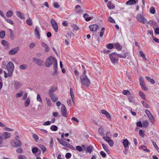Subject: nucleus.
<instances>
[{"mask_svg":"<svg viewBox=\"0 0 159 159\" xmlns=\"http://www.w3.org/2000/svg\"><path fill=\"white\" fill-rule=\"evenodd\" d=\"M86 71L80 76V81L82 84L84 86L88 87L90 84V82L87 76L85 75Z\"/></svg>","mask_w":159,"mask_h":159,"instance_id":"1","label":"nucleus"},{"mask_svg":"<svg viewBox=\"0 0 159 159\" xmlns=\"http://www.w3.org/2000/svg\"><path fill=\"white\" fill-rule=\"evenodd\" d=\"M5 67L6 68H7L8 76H11L14 68L13 63L12 62L10 61L7 64V66H5Z\"/></svg>","mask_w":159,"mask_h":159,"instance_id":"2","label":"nucleus"},{"mask_svg":"<svg viewBox=\"0 0 159 159\" xmlns=\"http://www.w3.org/2000/svg\"><path fill=\"white\" fill-rule=\"evenodd\" d=\"M57 60L55 58L49 57L46 59L45 65L46 67H49L52 64V63H54Z\"/></svg>","mask_w":159,"mask_h":159,"instance_id":"3","label":"nucleus"},{"mask_svg":"<svg viewBox=\"0 0 159 159\" xmlns=\"http://www.w3.org/2000/svg\"><path fill=\"white\" fill-rule=\"evenodd\" d=\"M109 56L112 63L115 64L118 62L119 59L117 57L116 53L113 52L111 53Z\"/></svg>","mask_w":159,"mask_h":159,"instance_id":"4","label":"nucleus"},{"mask_svg":"<svg viewBox=\"0 0 159 159\" xmlns=\"http://www.w3.org/2000/svg\"><path fill=\"white\" fill-rule=\"evenodd\" d=\"M136 19L139 22L143 24H146L147 23L146 19L144 18L143 15L141 14H138L136 16Z\"/></svg>","mask_w":159,"mask_h":159,"instance_id":"5","label":"nucleus"},{"mask_svg":"<svg viewBox=\"0 0 159 159\" xmlns=\"http://www.w3.org/2000/svg\"><path fill=\"white\" fill-rule=\"evenodd\" d=\"M51 23L55 32H57L58 30V27L57 23L56 21L52 19L51 20Z\"/></svg>","mask_w":159,"mask_h":159,"instance_id":"6","label":"nucleus"},{"mask_svg":"<svg viewBox=\"0 0 159 159\" xmlns=\"http://www.w3.org/2000/svg\"><path fill=\"white\" fill-rule=\"evenodd\" d=\"M19 49V47H16L10 50L8 52V54L10 55H14L17 52Z\"/></svg>","mask_w":159,"mask_h":159,"instance_id":"7","label":"nucleus"},{"mask_svg":"<svg viewBox=\"0 0 159 159\" xmlns=\"http://www.w3.org/2000/svg\"><path fill=\"white\" fill-rule=\"evenodd\" d=\"M61 113L62 115L64 117H66L67 115V110L66 108L63 104L61 105Z\"/></svg>","mask_w":159,"mask_h":159,"instance_id":"8","label":"nucleus"},{"mask_svg":"<svg viewBox=\"0 0 159 159\" xmlns=\"http://www.w3.org/2000/svg\"><path fill=\"white\" fill-rule=\"evenodd\" d=\"M40 29L38 26L35 27V30H34V33L35 37L38 39L40 38Z\"/></svg>","mask_w":159,"mask_h":159,"instance_id":"9","label":"nucleus"},{"mask_svg":"<svg viewBox=\"0 0 159 159\" xmlns=\"http://www.w3.org/2000/svg\"><path fill=\"white\" fill-rule=\"evenodd\" d=\"M21 143L19 139H15L14 142L12 143L11 145L13 147L17 148L18 147L20 146L21 145Z\"/></svg>","mask_w":159,"mask_h":159,"instance_id":"10","label":"nucleus"},{"mask_svg":"<svg viewBox=\"0 0 159 159\" xmlns=\"http://www.w3.org/2000/svg\"><path fill=\"white\" fill-rule=\"evenodd\" d=\"M1 136L3 139H6L10 137L11 136V134L9 133L4 132L2 134Z\"/></svg>","mask_w":159,"mask_h":159,"instance_id":"11","label":"nucleus"},{"mask_svg":"<svg viewBox=\"0 0 159 159\" xmlns=\"http://www.w3.org/2000/svg\"><path fill=\"white\" fill-rule=\"evenodd\" d=\"M99 27V25L96 24H93L89 26L90 30L91 31H96Z\"/></svg>","mask_w":159,"mask_h":159,"instance_id":"12","label":"nucleus"},{"mask_svg":"<svg viewBox=\"0 0 159 159\" xmlns=\"http://www.w3.org/2000/svg\"><path fill=\"white\" fill-rule=\"evenodd\" d=\"M14 86L16 89H17L22 86V84L17 81H14Z\"/></svg>","mask_w":159,"mask_h":159,"instance_id":"13","label":"nucleus"},{"mask_svg":"<svg viewBox=\"0 0 159 159\" xmlns=\"http://www.w3.org/2000/svg\"><path fill=\"white\" fill-rule=\"evenodd\" d=\"M16 16L19 18L22 19H25V16L23 14L19 11H16Z\"/></svg>","mask_w":159,"mask_h":159,"instance_id":"14","label":"nucleus"},{"mask_svg":"<svg viewBox=\"0 0 159 159\" xmlns=\"http://www.w3.org/2000/svg\"><path fill=\"white\" fill-rule=\"evenodd\" d=\"M33 60L39 65H41L43 63V61L39 59L34 57Z\"/></svg>","mask_w":159,"mask_h":159,"instance_id":"15","label":"nucleus"},{"mask_svg":"<svg viewBox=\"0 0 159 159\" xmlns=\"http://www.w3.org/2000/svg\"><path fill=\"white\" fill-rule=\"evenodd\" d=\"M101 113L102 114H104L109 119L111 118L110 115L109 113L104 110H101Z\"/></svg>","mask_w":159,"mask_h":159,"instance_id":"16","label":"nucleus"},{"mask_svg":"<svg viewBox=\"0 0 159 159\" xmlns=\"http://www.w3.org/2000/svg\"><path fill=\"white\" fill-rule=\"evenodd\" d=\"M56 87H51L49 90V95L53 94V93L56 90Z\"/></svg>","mask_w":159,"mask_h":159,"instance_id":"17","label":"nucleus"},{"mask_svg":"<svg viewBox=\"0 0 159 159\" xmlns=\"http://www.w3.org/2000/svg\"><path fill=\"white\" fill-rule=\"evenodd\" d=\"M51 99L53 102H56L57 100V96L56 94H51L49 95Z\"/></svg>","mask_w":159,"mask_h":159,"instance_id":"18","label":"nucleus"},{"mask_svg":"<svg viewBox=\"0 0 159 159\" xmlns=\"http://www.w3.org/2000/svg\"><path fill=\"white\" fill-rule=\"evenodd\" d=\"M114 45L118 51H120L121 50L122 46L119 43H115Z\"/></svg>","mask_w":159,"mask_h":159,"instance_id":"19","label":"nucleus"},{"mask_svg":"<svg viewBox=\"0 0 159 159\" xmlns=\"http://www.w3.org/2000/svg\"><path fill=\"white\" fill-rule=\"evenodd\" d=\"M57 140L60 144L63 146H65L67 142L59 138H57Z\"/></svg>","mask_w":159,"mask_h":159,"instance_id":"20","label":"nucleus"},{"mask_svg":"<svg viewBox=\"0 0 159 159\" xmlns=\"http://www.w3.org/2000/svg\"><path fill=\"white\" fill-rule=\"evenodd\" d=\"M136 3V2L135 0H129L126 2V4L127 5H132Z\"/></svg>","mask_w":159,"mask_h":159,"instance_id":"21","label":"nucleus"},{"mask_svg":"<svg viewBox=\"0 0 159 159\" xmlns=\"http://www.w3.org/2000/svg\"><path fill=\"white\" fill-rule=\"evenodd\" d=\"M70 95L71 97V98L72 100V102L73 103H74V91L72 89V88H70Z\"/></svg>","mask_w":159,"mask_h":159,"instance_id":"22","label":"nucleus"},{"mask_svg":"<svg viewBox=\"0 0 159 159\" xmlns=\"http://www.w3.org/2000/svg\"><path fill=\"white\" fill-rule=\"evenodd\" d=\"M107 6L109 9H114L115 7V6L113 5V3L109 1L107 3Z\"/></svg>","mask_w":159,"mask_h":159,"instance_id":"23","label":"nucleus"},{"mask_svg":"<svg viewBox=\"0 0 159 159\" xmlns=\"http://www.w3.org/2000/svg\"><path fill=\"white\" fill-rule=\"evenodd\" d=\"M127 53L126 52H125L123 53V54H119L117 53V56L118 58L120 57V58H126L127 57Z\"/></svg>","mask_w":159,"mask_h":159,"instance_id":"24","label":"nucleus"},{"mask_svg":"<svg viewBox=\"0 0 159 159\" xmlns=\"http://www.w3.org/2000/svg\"><path fill=\"white\" fill-rule=\"evenodd\" d=\"M139 55L141 57H142L144 61L147 60V58L145 57V55L143 53V52L142 51H140L139 52Z\"/></svg>","mask_w":159,"mask_h":159,"instance_id":"25","label":"nucleus"},{"mask_svg":"<svg viewBox=\"0 0 159 159\" xmlns=\"http://www.w3.org/2000/svg\"><path fill=\"white\" fill-rule=\"evenodd\" d=\"M2 43L3 45L7 46V49L9 48L8 46L9 43L8 42L5 40H3L2 41Z\"/></svg>","mask_w":159,"mask_h":159,"instance_id":"26","label":"nucleus"},{"mask_svg":"<svg viewBox=\"0 0 159 159\" xmlns=\"http://www.w3.org/2000/svg\"><path fill=\"white\" fill-rule=\"evenodd\" d=\"M123 144L125 148H126L129 144V142L128 140L127 139H125L123 141Z\"/></svg>","mask_w":159,"mask_h":159,"instance_id":"27","label":"nucleus"},{"mask_svg":"<svg viewBox=\"0 0 159 159\" xmlns=\"http://www.w3.org/2000/svg\"><path fill=\"white\" fill-rule=\"evenodd\" d=\"M26 24L29 26H31L32 25V20L30 18L26 20Z\"/></svg>","mask_w":159,"mask_h":159,"instance_id":"28","label":"nucleus"},{"mask_svg":"<svg viewBox=\"0 0 159 159\" xmlns=\"http://www.w3.org/2000/svg\"><path fill=\"white\" fill-rule=\"evenodd\" d=\"M42 46L44 48L46 52H48L49 51V48L48 46L44 43H42Z\"/></svg>","mask_w":159,"mask_h":159,"instance_id":"29","label":"nucleus"},{"mask_svg":"<svg viewBox=\"0 0 159 159\" xmlns=\"http://www.w3.org/2000/svg\"><path fill=\"white\" fill-rule=\"evenodd\" d=\"M88 16L89 15L87 14H84L83 15L84 17L87 21H89L91 20V17H88Z\"/></svg>","mask_w":159,"mask_h":159,"instance_id":"30","label":"nucleus"},{"mask_svg":"<svg viewBox=\"0 0 159 159\" xmlns=\"http://www.w3.org/2000/svg\"><path fill=\"white\" fill-rule=\"evenodd\" d=\"M144 78L142 76H140L139 79V82L140 85L145 84Z\"/></svg>","mask_w":159,"mask_h":159,"instance_id":"31","label":"nucleus"},{"mask_svg":"<svg viewBox=\"0 0 159 159\" xmlns=\"http://www.w3.org/2000/svg\"><path fill=\"white\" fill-rule=\"evenodd\" d=\"M30 102V99L28 98L25 102V107H27L29 106Z\"/></svg>","mask_w":159,"mask_h":159,"instance_id":"32","label":"nucleus"},{"mask_svg":"<svg viewBox=\"0 0 159 159\" xmlns=\"http://www.w3.org/2000/svg\"><path fill=\"white\" fill-rule=\"evenodd\" d=\"M129 100L130 102L133 103H135V99L134 97L132 96H130L129 97Z\"/></svg>","mask_w":159,"mask_h":159,"instance_id":"33","label":"nucleus"},{"mask_svg":"<svg viewBox=\"0 0 159 159\" xmlns=\"http://www.w3.org/2000/svg\"><path fill=\"white\" fill-rule=\"evenodd\" d=\"M13 15V12L11 11H8L6 13V16L9 17H11Z\"/></svg>","mask_w":159,"mask_h":159,"instance_id":"34","label":"nucleus"},{"mask_svg":"<svg viewBox=\"0 0 159 159\" xmlns=\"http://www.w3.org/2000/svg\"><path fill=\"white\" fill-rule=\"evenodd\" d=\"M139 135L142 138L144 137V132L142 129H140L139 131Z\"/></svg>","mask_w":159,"mask_h":159,"instance_id":"35","label":"nucleus"},{"mask_svg":"<svg viewBox=\"0 0 159 159\" xmlns=\"http://www.w3.org/2000/svg\"><path fill=\"white\" fill-rule=\"evenodd\" d=\"M50 129L52 130L56 131L58 129L57 127L55 125H52L50 127Z\"/></svg>","mask_w":159,"mask_h":159,"instance_id":"36","label":"nucleus"},{"mask_svg":"<svg viewBox=\"0 0 159 159\" xmlns=\"http://www.w3.org/2000/svg\"><path fill=\"white\" fill-rule=\"evenodd\" d=\"M145 77L148 81L150 82L152 84L155 83V81L153 79H151L150 77L148 76H145Z\"/></svg>","mask_w":159,"mask_h":159,"instance_id":"37","label":"nucleus"},{"mask_svg":"<svg viewBox=\"0 0 159 159\" xmlns=\"http://www.w3.org/2000/svg\"><path fill=\"white\" fill-rule=\"evenodd\" d=\"M139 94L143 99H146L145 96L143 92H141V91H139Z\"/></svg>","mask_w":159,"mask_h":159,"instance_id":"38","label":"nucleus"},{"mask_svg":"<svg viewBox=\"0 0 159 159\" xmlns=\"http://www.w3.org/2000/svg\"><path fill=\"white\" fill-rule=\"evenodd\" d=\"M105 28L102 27V28L100 34V37H102L103 36V34L105 32Z\"/></svg>","mask_w":159,"mask_h":159,"instance_id":"39","label":"nucleus"},{"mask_svg":"<svg viewBox=\"0 0 159 159\" xmlns=\"http://www.w3.org/2000/svg\"><path fill=\"white\" fill-rule=\"evenodd\" d=\"M103 138L107 143H108L111 140V138L108 136L103 137Z\"/></svg>","mask_w":159,"mask_h":159,"instance_id":"40","label":"nucleus"},{"mask_svg":"<svg viewBox=\"0 0 159 159\" xmlns=\"http://www.w3.org/2000/svg\"><path fill=\"white\" fill-rule=\"evenodd\" d=\"M27 68V66L26 65L23 64L19 66V68L21 70H25Z\"/></svg>","mask_w":159,"mask_h":159,"instance_id":"41","label":"nucleus"},{"mask_svg":"<svg viewBox=\"0 0 159 159\" xmlns=\"http://www.w3.org/2000/svg\"><path fill=\"white\" fill-rule=\"evenodd\" d=\"M143 127L145 128L147 127L149 125L148 122L147 120L143 121Z\"/></svg>","mask_w":159,"mask_h":159,"instance_id":"42","label":"nucleus"},{"mask_svg":"<svg viewBox=\"0 0 159 159\" xmlns=\"http://www.w3.org/2000/svg\"><path fill=\"white\" fill-rule=\"evenodd\" d=\"M150 12L152 14H154L155 13L156 11L155 8L152 7L150 8Z\"/></svg>","mask_w":159,"mask_h":159,"instance_id":"43","label":"nucleus"},{"mask_svg":"<svg viewBox=\"0 0 159 159\" xmlns=\"http://www.w3.org/2000/svg\"><path fill=\"white\" fill-rule=\"evenodd\" d=\"M23 94L22 91H20L19 93H16V98H18L19 97H21Z\"/></svg>","mask_w":159,"mask_h":159,"instance_id":"44","label":"nucleus"},{"mask_svg":"<svg viewBox=\"0 0 159 159\" xmlns=\"http://www.w3.org/2000/svg\"><path fill=\"white\" fill-rule=\"evenodd\" d=\"M39 147L42 149L43 153L46 150V148L45 147L42 145H40Z\"/></svg>","mask_w":159,"mask_h":159,"instance_id":"45","label":"nucleus"},{"mask_svg":"<svg viewBox=\"0 0 159 159\" xmlns=\"http://www.w3.org/2000/svg\"><path fill=\"white\" fill-rule=\"evenodd\" d=\"M102 145L103 148L106 152H109V149L107 148V147L106 145H105L104 143H103L102 144Z\"/></svg>","mask_w":159,"mask_h":159,"instance_id":"46","label":"nucleus"},{"mask_svg":"<svg viewBox=\"0 0 159 159\" xmlns=\"http://www.w3.org/2000/svg\"><path fill=\"white\" fill-rule=\"evenodd\" d=\"M38 151V149L37 148L34 147L32 149V151L33 153H36Z\"/></svg>","mask_w":159,"mask_h":159,"instance_id":"47","label":"nucleus"},{"mask_svg":"<svg viewBox=\"0 0 159 159\" xmlns=\"http://www.w3.org/2000/svg\"><path fill=\"white\" fill-rule=\"evenodd\" d=\"M53 66L54 67V70H57V61H56L55 62L53 63Z\"/></svg>","mask_w":159,"mask_h":159,"instance_id":"48","label":"nucleus"},{"mask_svg":"<svg viewBox=\"0 0 159 159\" xmlns=\"http://www.w3.org/2000/svg\"><path fill=\"white\" fill-rule=\"evenodd\" d=\"M142 89L144 91H147L148 89V88L146 86L145 84L140 85Z\"/></svg>","mask_w":159,"mask_h":159,"instance_id":"49","label":"nucleus"},{"mask_svg":"<svg viewBox=\"0 0 159 159\" xmlns=\"http://www.w3.org/2000/svg\"><path fill=\"white\" fill-rule=\"evenodd\" d=\"M142 104L143 107H144L148 108H149V105L145 102L143 101L142 102Z\"/></svg>","mask_w":159,"mask_h":159,"instance_id":"50","label":"nucleus"},{"mask_svg":"<svg viewBox=\"0 0 159 159\" xmlns=\"http://www.w3.org/2000/svg\"><path fill=\"white\" fill-rule=\"evenodd\" d=\"M5 19L7 23L13 25L14 24L13 21L11 20L7 19L6 18H5Z\"/></svg>","mask_w":159,"mask_h":159,"instance_id":"51","label":"nucleus"},{"mask_svg":"<svg viewBox=\"0 0 159 159\" xmlns=\"http://www.w3.org/2000/svg\"><path fill=\"white\" fill-rule=\"evenodd\" d=\"M123 93L124 95H128L130 94V92L128 90H124L122 92Z\"/></svg>","mask_w":159,"mask_h":159,"instance_id":"52","label":"nucleus"},{"mask_svg":"<svg viewBox=\"0 0 159 159\" xmlns=\"http://www.w3.org/2000/svg\"><path fill=\"white\" fill-rule=\"evenodd\" d=\"M5 35V32L4 31H2L0 33V37L2 39L4 37Z\"/></svg>","mask_w":159,"mask_h":159,"instance_id":"53","label":"nucleus"},{"mask_svg":"<svg viewBox=\"0 0 159 159\" xmlns=\"http://www.w3.org/2000/svg\"><path fill=\"white\" fill-rule=\"evenodd\" d=\"M98 132L100 134H101L102 135H103V130L101 128H99Z\"/></svg>","mask_w":159,"mask_h":159,"instance_id":"54","label":"nucleus"},{"mask_svg":"<svg viewBox=\"0 0 159 159\" xmlns=\"http://www.w3.org/2000/svg\"><path fill=\"white\" fill-rule=\"evenodd\" d=\"M107 45V47L108 49H111L113 48V45L111 43H109Z\"/></svg>","mask_w":159,"mask_h":159,"instance_id":"55","label":"nucleus"},{"mask_svg":"<svg viewBox=\"0 0 159 159\" xmlns=\"http://www.w3.org/2000/svg\"><path fill=\"white\" fill-rule=\"evenodd\" d=\"M46 100L48 106L49 107L51 106L52 105V104L50 99L49 98H46Z\"/></svg>","mask_w":159,"mask_h":159,"instance_id":"56","label":"nucleus"},{"mask_svg":"<svg viewBox=\"0 0 159 159\" xmlns=\"http://www.w3.org/2000/svg\"><path fill=\"white\" fill-rule=\"evenodd\" d=\"M75 149L77 150L79 152H81L82 151V148L80 146H77L75 148Z\"/></svg>","mask_w":159,"mask_h":159,"instance_id":"57","label":"nucleus"},{"mask_svg":"<svg viewBox=\"0 0 159 159\" xmlns=\"http://www.w3.org/2000/svg\"><path fill=\"white\" fill-rule=\"evenodd\" d=\"M86 152L89 153L92 152V148L91 146H89L87 147Z\"/></svg>","mask_w":159,"mask_h":159,"instance_id":"58","label":"nucleus"},{"mask_svg":"<svg viewBox=\"0 0 159 159\" xmlns=\"http://www.w3.org/2000/svg\"><path fill=\"white\" fill-rule=\"evenodd\" d=\"M37 99L38 101L40 102H42V99L40 97V95L39 94H37Z\"/></svg>","mask_w":159,"mask_h":159,"instance_id":"59","label":"nucleus"},{"mask_svg":"<svg viewBox=\"0 0 159 159\" xmlns=\"http://www.w3.org/2000/svg\"><path fill=\"white\" fill-rule=\"evenodd\" d=\"M16 152H17L19 153H21L22 152V150L21 148H20L18 149H17L16 150Z\"/></svg>","mask_w":159,"mask_h":159,"instance_id":"60","label":"nucleus"},{"mask_svg":"<svg viewBox=\"0 0 159 159\" xmlns=\"http://www.w3.org/2000/svg\"><path fill=\"white\" fill-rule=\"evenodd\" d=\"M71 154L70 153H67L66 155V157L67 159H69L71 157Z\"/></svg>","mask_w":159,"mask_h":159,"instance_id":"61","label":"nucleus"},{"mask_svg":"<svg viewBox=\"0 0 159 159\" xmlns=\"http://www.w3.org/2000/svg\"><path fill=\"white\" fill-rule=\"evenodd\" d=\"M72 27L75 30H77L78 29V27L75 24H73L72 25Z\"/></svg>","mask_w":159,"mask_h":159,"instance_id":"62","label":"nucleus"},{"mask_svg":"<svg viewBox=\"0 0 159 159\" xmlns=\"http://www.w3.org/2000/svg\"><path fill=\"white\" fill-rule=\"evenodd\" d=\"M108 143L109 145L111 147L113 146L114 145V142L111 139L110 140V141Z\"/></svg>","mask_w":159,"mask_h":159,"instance_id":"63","label":"nucleus"},{"mask_svg":"<svg viewBox=\"0 0 159 159\" xmlns=\"http://www.w3.org/2000/svg\"><path fill=\"white\" fill-rule=\"evenodd\" d=\"M18 159H26V157L24 155H21L18 157Z\"/></svg>","mask_w":159,"mask_h":159,"instance_id":"64","label":"nucleus"}]
</instances>
